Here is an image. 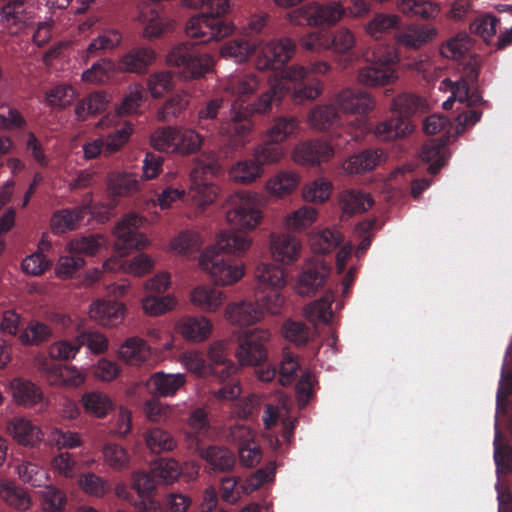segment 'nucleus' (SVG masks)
<instances>
[{
    "instance_id": "c756f323",
    "label": "nucleus",
    "mask_w": 512,
    "mask_h": 512,
    "mask_svg": "<svg viewBox=\"0 0 512 512\" xmlns=\"http://www.w3.org/2000/svg\"><path fill=\"white\" fill-rule=\"evenodd\" d=\"M155 52L148 47H137L126 53L119 62L122 71L143 73L153 63Z\"/></svg>"
},
{
    "instance_id": "4d7b16f0",
    "label": "nucleus",
    "mask_w": 512,
    "mask_h": 512,
    "mask_svg": "<svg viewBox=\"0 0 512 512\" xmlns=\"http://www.w3.org/2000/svg\"><path fill=\"white\" fill-rule=\"evenodd\" d=\"M152 473L158 483L170 484L180 476V467L174 459H160L153 463Z\"/></svg>"
},
{
    "instance_id": "8fccbe9b",
    "label": "nucleus",
    "mask_w": 512,
    "mask_h": 512,
    "mask_svg": "<svg viewBox=\"0 0 512 512\" xmlns=\"http://www.w3.org/2000/svg\"><path fill=\"white\" fill-rule=\"evenodd\" d=\"M105 244V239L100 234H90L72 239L69 244V253L82 256H92Z\"/></svg>"
},
{
    "instance_id": "4468645a",
    "label": "nucleus",
    "mask_w": 512,
    "mask_h": 512,
    "mask_svg": "<svg viewBox=\"0 0 512 512\" xmlns=\"http://www.w3.org/2000/svg\"><path fill=\"white\" fill-rule=\"evenodd\" d=\"M330 271V267L318 258L306 261L298 276L297 293L301 296L316 294L324 287Z\"/></svg>"
},
{
    "instance_id": "f3484780",
    "label": "nucleus",
    "mask_w": 512,
    "mask_h": 512,
    "mask_svg": "<svg viewBox=\"0 0 512 512\" xmlns=\"http://www.w3.org/2000/svg\"><path fill=\"white\" fill-rule=\"evenodd\" d=\"M338 110L346 114H365L373 109L374 100L369 93L358 89H344L334 98Z\"/></svg>"
},
{
    "instance_id": "7c9ffc66",
    "label": "nucleus",
    "mask_w": 512,
    "mask_h": 512,
    "mask_svg": "<svg viewBox=\"0 0 512 512\" xmlns=\"http://www.w3.org/2000/svg\"><path fill=\"white\" fill-rule=\"evenodd\" d=\"M176 327H177L178 332L185 339L190 340V341H203L210 334L212 324L206 317H203V316H200V317L185 316V317H182L177 322Z\"/></svg>"
},
{
    "instance_id": "774afa93",
    "label": "nucleus",
    "mask_w": 512,
    "mask_h": 512,
    "mask_svg": "<svg viewBox=\"0 0 512 512\" xmlns=\"http://www.w3.org/2000/svg\"><path fill=\"white\" fill-rule=\"evenodd\" d=\"M188 98L185 95H174L168 99L164 105L158 111V120L163 122H169L173 118L181 114V112L187 107Z\"/></svg>"
},
{
    "instance_id": "5fc2aeb1",
    "label": "nucleus",
    "mask_w": 512,
    "mask_h": 512,
    "mask_svg": "<svg viewBox=\"0 0 512 512\" xmlns=\"http://www.w3.org/2000/svg\"><path fill=\"white\" fill-rule=\"evenodd\" d=\"M177 127L167 126L157 129L151 135V145L161 152L177 153Z\"/></svg>"
},
{
    "instance_id": "2f4dec72",
    "label": "nucleus",
    "mask_w": 512,
    "mask_h": 512,
    "mask_svg": "<svg viewBox=\"0 0 512 512\" xmlns=\"http://www.w3.org/2000/svg\"><path fill=\"white\" fill-rule=\"evenodd\" d=\"M383 153L377 149H365L350 156L344 163L349 174H362L373 170L380 162Z\"/></svg>"
},
{
    "instance_id": "0e129e2a",
    "label": "nucleus",
    "mask_w": 512,
    "mask_h": 512,
    "mask_svg": "<svg viewBox=\"0 0 512 512\" xmlns=\"http://www.w3.org/2000/svg\"><path fill=\"white\" fill-rule=\"evenodd\" d=\"M115 69L114 62L109 58H101L91 68L85 70L82 79L90 83H103L107 81L111 72Z\"/></svg>"
},
{
    "instance_id": "5701e85b",
    "label": "nucleus",
    "mask_w": 512,
    "mask_h": 512,
    "mask_svg": "<svg viewBox=\"0 0 512 512\" xmlns=\"http://www.w3.org/2000/svg\"><path fill=\"white\" fill-rule=\"evenodd\" d=\"M449 137L441 136L427 140L422 146L420 156L424 162L430 163L428 172L432 175L437 174L446 164L449 157L447 150V141Z\"/></svg>"
},
{
    "instance_id": "473e14b6",
    "label": "nucleus",
    "mask_w": 512,
    "mask_h": 512,
    "mask_svg": "<svg viewBox=\"0 0 512 512\" xmlns=\"http://www.w3.org/2000/svg\"><path fill=\"white\" fill-rule=\"evenodd\" d=\"M480 74V62L478 57H470L467 62H463V68L459 80L452 82L454 97H467V89L477 86Z\"/></svg>"
},
{
    "instance_id": "1a4fd4ad",
    "label": "nucleus",
    "mask_w": 512,
    "mask_h": 512,
    "mask_svg": "<svg viewBox=\"0 0 512 512\" xmlns=\"http://www.w3.org/2000/svg\"><path fill=\"white\" fill-rule=\"evenodd\" d=\"M299 121L293 116H279L266 131L263 142L258 146L257 157L263 161H279L284 156L283 142L295 135Z\"/></svg>"
},
{
    "instance_id": "412c9836",
    "label": "nucleus",
    "mask_w": 512,
    "mask_h": 512,
    "mask_svg": "<svg viewBox=\"0 0 512 512\" xmlns=\"http://www.w3.org/2000/svg\"><path fill=\"white\" fill-rule=\"evenodd\" d=\"M270 250L273 259L282 264H292L300 256L302 250L301 242L289 234L271 236Z\"/></svg>"
},
{
    "instance_id": "79ce46f5",
    "label": "nucleus",
    "mask_w": 512,
    "mask_h": 512,
    "mask_svg": "<svg viewBox=\"0 0 512 512\" xmlns=\"http://www.w3.org/2000/svg\"><path fill=\"white\" fill-rule=\"evenodd\" d=\"M122 40L121 33L116 29L103 31L97 38L93 39L83 54L85 61L93 58L101 51L111 50L117 47Z\"/></svg>"
},
{
    "instance_id": "13d9d810",
    "label": "nucleus",
    "mask_w": 512,
    "mask_h": 512,
    "mask_svg": "<svg viewBox=\"0 0 512 512\" xmlns=\"http://www.w3.org/2000/svg\"><path fill=\"white\" fill-rule=\"evenodd\" d=\"M176 305V300L170 295L158 296L157 294H149L142 300V307L146 314L150 316H158Z\"/></svg>"
},
{
    "instance_id": "a19ab883",
    "label": "nucleus",
    "mask_w": 512,
    "mask_h": 512,
    "mask_svg": "<svg viewBox=\"0 0 512 512\" xmlns=\"http://www.w3.org/2000/svg\"><path fill=\"white\" fill-rule=\"evenodd\" d=\"M108 102L109 100L105 92L97 91L90 93L77 103L75 107L77 119L84 121L89 115H94L104 111Z\"/></svg>"
},
{
    "instance_id": "864d4df0",
    "label": "nucleus",
    "mask_w": 512,
    "mask_h": 512,
    "mask_svg": "<svg viewBox=\"0 0 512 512\" xmlns=\"http://www.w3.org/2000/svg\"><path fill=\"white\" fill-rule=\"evenodd\" d=\"M177 153L190 155L197 153L203 143V137L193 129L177 127Z\"/></svg>"
},
{
    "instance_id": "4c0bfd02",
    "label": "nucleus",
    "mask_w": 512,
    "mask_h": 512,
    "mask_svg": "<svg viewBox=\"0 0 512 512\" xmlns=\"http://www.w3.org/2000/svg\"><path fill=\"white\" fill-rule=\"evenodd\" d=\"M140 188V181L135 174L111 173L108 176V190L112 196H130Z\"/></svg>"
},
{
    "instance_id": "f03ea898",
    "label": "nucleus",
    "mask_w": 512,
    "mask_h": 512,
    "mask_svg": "<svg viewBox=\"0 0 512 512\" xmlns=\"http://www.w3.org/2000/svg\"><path fill=\"white\" fill-rule=\"evenodd\" d=\"M226 219L231 231H223L215 246L204 250L199 264L217 285H231L244 275V264L239 259L251 245L246 232L255 229L262 219L260 202L256 195L235 193L228 198Z\"/></svg>"
},
{
    "instance_id": "e433bc0d",
    "label": "nucleus",
    "mask_w": 512,
    "mask_h": 512,
    "mask_svg": "<svg viewBox=\"0 0 512 512\" xmlns=\"http://www.w3.org/2000/svg\"><path fill=\"white\" fill-rule=\"evenodd\" d=\"M400 18L394 14L377 13L365 25L366 33L374 38L381 39L393 32H397Z\"/></svg>"
},
{
    "instance_id": "338daca9",
    "label": "nucleus",
    "mask_w": 512,
    "mask_h": 512,
    "mask_svg": "<svg viewBox=\"0 0 512 512\" xmlns=\"http://www.w3.org/2000/svg\"><path fill=\"white\" fill-rule=\"evenodd\" d=\"M42 506L45 511L59 512L62 511L66 505V495L59 488L49 485L41 492Z\"/></svg>"
},
{
    "instance_id": "a211bd4d",
    "label": "nucleus",
    "mask_w": 512,
    "mask_h": 512,
    "mask_svg": "<svg viewBox=\"0 0 512 512\" xmlns=\"http://www.w3.org/2000/svg\"><path fill=\"white\" fill-rule=\"evenodd\" d=\"M299 368L298 359L291 352L284 350L278 370L275 367H261L257 373L259 379L264 382L272 381L278 375V382L282 386H287L295 381Z\"/></svg>"
},
{
    "instance_id": "2eb2a0df",
    "label": "nucleus",
    "mask_w": 512,
    "mask_h": 512,
    "mask_svg": "<svg viewBox=\"0 0 512 512\" xmlns=\"http://www.w3.org/2000/svg\"><path fill=\"white\" fill-rule=\"evenodd\" d=\"M341 143L331 144L320 140H310L298 145L294 150V160L302 164H320L328 161Z\"/></svg>"
},
{
    "instance_id": "f704fd0d",
    "label": "nucleus",
    "mask_w": 512,
    "mask_h": 512,
    "mask_svg": "<svg viewBox=\"0 0 512 512\" xmlns=\"http://www.w3.org/2000/svg\"><path fill=\"white\" fill-rule=\"evenodd\" d=\"M119 357L130 365H140L150 356L147 343L139 337H130L119 348Z\"/></svg>"
},
{
    "instance_id": "dca6fc26",
    "label": "nucleus",
    "mask_w": 512,
    "mask_h": 512,
    "mask_svg": "<svg viewBox=\"0 0 512 512\" xmlns=\"http://www.w3.org/2000/svg\"><path fill=\"white\" fill-rule=\"evenodd\" d=\"M436 35L435 29L427 25H410L403 29H398L395 33V45L393 49L398 54L403 50H416L432 40ZM392 48V46H390Z\"/></svg>"
},
{
    "instance_id": "e2e57ef3",
    "label": "nucleus",
    "mask_w": 512,
    "mask_h": 512,
    "mask_svg": "<svg viewBox=\"0 0 512 512\" xmlns=\"http://www.w3.org/2000/svg\"><path fill=\"white\" fill-rule=\"evenodd\" d=\"M498 23L497 17L490 14L482 15L470 24V31L488 43L496 34Z\"/></svg>"
},
{
    "instance_id": "bb28decb",
    "label": "nucleus",
    "mask_w": 512,
    "mask_h": 512,
    "mask_svg": "<svg viewBox=\"0 0 512 512\" xmlns=\"http://www.w3.org/2000/svg\"><path fill=\"white\" fill-rule=\"evenodd\" d=\"M263 317V311L252 302L229 304L226 308V318L233 325L249 326Z\"/></svg>"
},
{
    "instance_id": "680f3d73",
    "label": "nucleus",
    "mask_w": 512,
    "mask_h": 512,
    "mask_svg": "<svg viewBox=\"0 0 512 512\" xmlns=\"http://www.w3.org/2000/svg\"><path fill=\"white\" fill-rule=\"evenodd\" d=\"M1 497L11 507L17 510H27L31 505L29 495L21 488L13 484H4L1 488Z\"/></svg>"
},
{
    "instance_id": "052dcab7",
    "label": "nucleus",
    "mask_w": 512,
    "mask_h": 512,
    "mask_svg": "<svg viewBox=\"0 0 512 512\" xmlns=\"http://www.w3.org/2000/svg\"><path fill=\"white\" fill-rule=\"evenodd\" d=\"M471 47V38L466 33H460L451 38L441 47V54L447 58L460 59L465 61V54Z\"/></svg>"
},
{
    "instance_id": "bf43d9fd",
    "label": "nucleus",
    "mask_w": 512,
    "mask_h": 512,
    "mask_svg": "<svg viewBox=\"0 0 512 512\" xmlns=\"http://www.w3.org/2000/svg\"><path fill=\"white\" fill-rule=\"evenodd\" d=\"M105 463L115 470H122L128 467L130 455L122 446L115 443H107L103 447Z\"/></svg>"
},
{
    "instance_id": "37998d69",
    "label": "nucleus",
    "mask_w": 512,
    "mask_h": 512,
    "mask_svg": "<svg viewBox=\"0 0 512 512\" xmlns=\"http://www.w3.org/2000/svg\"><path fill=\"white\" fill-rule=\"evenodd\" d=\"M342 241L343 236L337 229L326 228L311 236L310 245L314 252L325 254L336 249Z\"/></svg>"
},
{
    "instance_id": "c85d7f7f",
    "label": "nucleus",
    "mask_w": 512,
    "mask_h": 512,
    "mask_svg": "<svg viewBox=\"0 0 512 512\" xmlns=\"http://www.w3.org/2000/svg\"><path fill=\"white\" fill-rule=\"evenodd\" d=\"M308 123L312 128L323 131L340 126L342 119L333 101V103L329 105H318L314 107L308 116Z\"/></svg>"
},
{
    "instance_id": "a18cd8bd",
    "label": "nucleus",
    "mask_w": 512,
    "mask_h": 512,
    "mask_svg": "<svg viewBox=\"0 0 512 512\" xmlns=\"http://www.w3.org/2000/svg\"><path fill=\"white\" fill-rule=\"evenodd\" d=\"M398 9L409 17L422 19L434 18L439 12V7L431 0H401Z\"/></svg>"
},
{
    "instance_id": "09e8293b",
    "label": "nucleus",
    "mask_w": 512,
    "mask_h": 512,
    "mask_svg": "<svg viewBox=\"0 0 512 512\" xmlns=\"http://www.w3.org/2000/svg\"><path fill=\"white\" fill-rule=\"evenodd\" d=\"M257 43L247 39H235L226 42L220 50L223 57H229L236 62H244L251 54L256 51Z\"/></svg>"
},
{
    "instance_id": "de8ad7c7",
    "label": "nucleus",
    "mask_w": 512,
    "mask_h": 512,
    "mask_svg": "<svg viewBox=\"0 0 512 512\" xmlns=\"http://www.w3.org/2000/svg\"><path fill=\"white\" fill-rule=\"evenodd\" d=\"M147 448L155 454L172 451L176 447V440L167 431L161 428H152L145 433Z\"/></svg>"
},
{
    "instance_id": "603ef678",
    "label": "nucleus",
    "mask_w": 512,
    "mask_h": 512,
    "mask_svg": "<svg viewBox=\"0 0 512 512\" xmlns=\"http://www.w3.org/2000/svg\"><path fill=\"white\" fill-rule=\"evenodd\" d=\"M51 338V328L47 324L39 321H31L19 336L23 344L35 346L48 342Z\"/></svg>"
},
{
    "instance_id": "f257e3e1",
    "label": "nucleus",
    "mask_w": 512,
    "mask_h": 512,
    "mask_svg": "<svg viewBox=\"0 0 512 512\" xmlns=\"http://www.w3.org/2000/svg\"><path fill=\"white\" fill-rule=\"evenodd\" d=\"M296 44L288 37L267 43L257 55L255 67L258 71H274L275 80L268 91L253 104L237 106L232 105L230 118L221 122L219 130L228 137L229 145L233 150L244 146L252 131L250 116L254 113H265L271 109L273 102H279L285 95H289L296 104L306 100L316 99L322 90V83L316 77L326 74L330 65L325 61H316L309 66L292 65L284 70L282 68L293 57Z\"/></svg>"
},
{
    "instance_id": "b1692460",
    "label": "nucleus",
    "mask_w": 512,
    "mask_h": 512,
    "mask_svg": "<svg viewBox=\"0 0 512 512\" xmlns=\"http://www.w3.org/2000/svg\"><path fill=\"white\" fill-rule=\"evenodd\" d=\"M258 147L256 148L253 158L245 159L235 163L230 171V178L236 182L248 184L256 181L263 174V165L272 164L277 161H263L257 157Z\"/></svg>"
},
{
    "instance_id": "6e6552de",
    "label": "nucleus",
    "mask_w": 512,
    "mask_h": 512,
    "mask_svg": "<svg viewBox=\"0 0 512 512\" xmlns=\"http://www.w3.org/2000/svg\"><path fill=\"white\" fill-rule=\"evenodd\" d=\"M257 280V306L272 314L279 313L284 304L281 289L286 284V275L282 268L268 263L260 264L255 271Z\"/></svg>"
},
{
    "instance_id": "423d86ee",
    "label": "nucleus",
    "mask_w": 512,
    "mask_h": 512,
    "mask_svg": "<svg viewBox=\"0 0 512 512\" xmlns=\"http://www.w3.org/2000/svg\"><path fill=\"white\" fill-rule=\"evenodd\" d=\"M222 165L214 152L203 153L190 172L187 200L200 209L212 204L218 195V187L212 178L220 174Z\"/></svg>"
},
{
    "instance_id": "69168bd1",
    "label": "nucleus",
    "mask_w": 512,
    "mask_h": 512,
    "mask_svg": "<svg viewBox=\"0 0 512 512\" xmlns=\"http://www.w3.org/2000/svg\"><path fill=\"white\" fill-rule=\"evenodd\" d=\"M78 336L72 341L60 340L50 345L48 353L52 359L68 361L73 359L80 350Z\"/></svg>"
},
{
    "instance_id": "cd10ccee",
    "label": "nucleus",
    "mask_w": 512,
    "mask_h": 512,
    "mask_svg": "<svg viewBox=\"0 0 512 512\" xmlns=\"http://www.w3.org/2000/svg\"><path fill=\"white\" fill-rule=\"evenodd\" d=\"M11 391L15 402L24 407H33L44 400L41 388L29 380L21 378L12 380Z\"/></svg>"
},
{
    "instance_id": "aec40b11",
    "label": "nucleus",
    "mask_w": 512,
    "mask_h": 512,
    "mask_svg": "<svg viewBox=\"0 0 512 512\" xmlns=\"http://www.w3.org/2000/svg\"><path fill=\"white\" fill-rule=\"evenodd\" d=\"M329 42V49L337 54L336 60L340 68L345 69L355 61L357 56L353 51L355 36L352 31L341 28L333 34H329Z\"/></svg>"
},
{
    "instance_id": "39448f33",
    "label": "nucleus",
    "mask_w": 512,
    "mask_h": 512,
    "mask_svg": "<svg viewBox=\"0 0 512 512\" xmlns=\"http://www.w3.org/2000/svg\"><path fill=\"white\" fill-rule=\"evenodd\" d=\"M370 11V4L365 0L330 1L324 4L313 3L302 6L289 13V19L296 25H334L345 15L362 17Z\"/></svg>"
},
{
    "instance_id": "6e6d98bb",
    "label": "nucleus",
    "mask_w": 512,
    "mask_h": 512,
    "mask_svg": "<svg viewBox=\"0 0 512 512\" xmlns=\"http://www.w3.org/2000/svg\"><path fill=\"white\" fill-rule=\"evenodd\" d=\"M282 333L287 341L296 346H302L308 342L311 330L301 321L288 319L282 325Z\"/></svg>"
},
{
    "instance_id": "f8f14e48",
    "label": "nucleus",
    "mask_w": 512,
    "mask_h": 512,
    "mask_svg": "<svg viewBox=\"0 0 512 512\" xmlns=\"http://www.w3.org/2000/svg\"><path fill=\"white\" fill-rule=\"evenodd\" d=\"M143 218L135 213L125 215L115 226V249L125 255L132 249H142L147 245V238L139 232Z\"/></svg>"
},
{
    "instance_id": "0eeeda50",
    "label": "nucleus",
    "mask_w": 512,
    "mask_h": 512,
    "mask_svg": "<svg viewBox=\"0 0 512 512\" xmlns=\"http://www.w3.org/2000/svg\"><path fill=\"white\" fill-rule=\"evenodd\" d=\"M422 99L408 93L396 96L392 100V117L380 122L375 134L381 140H394L407 136L413 131L410 117L422 108Z\"/></svg>"
},
{
    "instance_id": "49530a36",
    "label": "nucleus",
    "mask_w": 512,
    "mask_h": 512,
    "mask_svg": "<svg viewBox=\"0 0 512 512\" xmlns=\"http://www.w3.org/2000/svg\"><path fill=\"white\" fill-rule=\"evenodd\" d=\"M333 295L326 293L320 299L315 300L305 307L306 318L312 323H328L332 316Z\"/></svg>"
},
{
    "instance_id": "3c124183",
    "label": "nucleus",
    "mask_w": 512,
    "mask_h": 512,
    "mask_svg": "<svg viewBox=\"0 0 512 512\" xmlns=\"http://www.w3.org/2000/svg\"><path fill=\"white\" fill-rule=\"evenodd\" d=\"M299 184V177L293 172H280L267 184V190L275 196L284 197L294 191Z\"/></svg>"
},
{
    "instance_id": "a878e982",
    "label": "nucleus",
    "mask_w": 512,
    "mask_h": 512,
    "mask_svg": "<svg viewBox=\"0 0 512 512\" xmlns=\"http://www.w3.org/2000/svg\"><path fill=\"white\" fill-rule=\"evenodd\" d=\"M185 384L183 374H166L163 371L155 372L147 381L148 390L162 397L174 395Z\"/></svg>"
},
{
    "instance_id": "7ed1b4c3",
    "label": "nucleus",
    "mask_w": 512,
    "mask_h": 512,
    "mask_svg": "<svg viewBox=\"0 0 512 512\" xmlns=\"http://www.w3.org/2000/svg\"><path fill=\"white\" fill-rule=\"evenodd\" d=\"M187 6L202 10L186 23L185 33L192 42H183L167 55V62L184 80L204 77L214 60L203 44L220 41L233 32V25L222 18L230 10V0H184Z\"/></svg>"
},
{
    "instance_id": "c03bdc74",
    "label": "nucleus",
    "mask_w": 512,
    "mask_h": 512,
    "mask_svg": "<svg viewBox=\"0 0 512 512\" xmlns=\"http://www.w3.org/2000/svg\"><path fill=\"white\" fill-rule=\"evenodd\" d=\"M260 81L259 77L253 73L237 75L228 80L225 89L237 96L239 100L244 101V97L255 92Z\"/></svg>"
},
{
    "instance_id": "20e7f679",
    "label": "nucleus",
    "mask_w": 512,
    "mask_h": 512,
    "mask_svg": "<svg viewBox=\"0 0 512 512\" xmlns=\"http://www.w3.org/2000/svg\"><path fill=\"white\" fill-rule=\"evenodd\" d=\"M189 431L186 432L187 447L206 460L214 472H229L236 463L235 454L221 446L204 447L202 438L210 432L207 413L202 408L195 409L188 419Z\"/></svg>"
},
{
    "instance_id": "393cba45",
    "label": "nucleus",
    "mask_w": 512,
    "mask_h": 512,
    "mask_svg": "<svg viewBox=\"0 0 512 512\" xmlns=\"http://www.w3.org/2000/svg\"><path fill=\"white\" fill-rule=\"evenodd\" d=\"M208 365L211 367L212 376L224 381L234 375L237 366L227 359L226 345L224 342L213 343L208 350Z\"/></svg>"
},
{
    "instance_id": "6ab92c4d",
    "label": "nucleus",
    "mask_w": 512,
    "mask_h": 512,
    "mask_svg": "<svg viewBox=\"0 0 512 512\" xmlns=\"http://www.w3.org/2000/svg\"><path fill=\"white\" fill-rule=\"evenodd\" d=\"M90 201L91 197L87 195L85 204L72 209H62L54 212L50 221L52 232L54 234H62L75 229L84 220L85 216L90 213Z\"/></svg>"
},
{
    "instance_id": "72a5a7b5",
    "label": "nucleus",
    "mask_w": 512,
    "mask_h": 512,
    "mask_svg": "<svg viewBox=\"0 0 512 512\" xmlns=\"http://www.w3.org/2000/svg\"><path fill=\"white\" fill-rule=\"evenodd\" d=\"M191 302L205 312L217 310L224 302V294L219 288L199 286L191 292Z\"/></svg>"
},
{
    "instance_id": "ea45409f",
    "label": "nucleus",
    "mask_w": 512,
    "mask_h": 512,
    "mask_svg": "<svg viewBox=\"0 0 512 512\" xmlns=\"http://www.w3.org/2000/svg\"><path fill=\"white\" fill-rule=\"evenodd\" d=\"M8 429L13 438L21 445L33 446L40 440V429L24 418H14Z\"/></svg>"
},
{
    "instance_id": "9d476101",
    "label": "nucleus",
    "mask_w": 512,
    "mask_h": 512,
    "mask_svg": "<svg viewBox=\"0 0 512 512\" xmlns=\"http://www.w3.org/2000/svg\"><path fill=\"white\" fill-rule=\"evenodd\" d=\"M396 62L398 54L393 48H379L373 51L371 62L359 69L358 81L370 87L387 85L395 77L393 64Z\"/></svg>"
},
{
    "instance_id": "c9c22d12",
    "label": "nucleus",
    "mask_w": 512,
    "mask_h": 512,
    "mask_svg": "<svg viewBox=\"0 0 512 512\" xmlns=\"http://www.w3.org/2000/svg\"><path fill=\"white\" fill-rule=\"evenodd\" d=\"M80 402L86 413L97 418L106 417L114 409V403L109 396L99 391L84 393Z\"/></svg>"
},
{
    "instance_id": "ddd939ff",
    "label": "nucleus",
    "mask_w": 512,
    "mask_h": 512,
    "mask_svg": "<svg viewBox=\"0 0 512 512\" xmlns=\"http://www.w3.org/2000/svg\"><path fill=\"white\" fill-rule=\"evenodd\" d=\"M32 0H8L1 8L0 21L10 35H18L34 17Z\"/></svg>"
},
{
    "instance_id": "9b49d317",
    "label": "nucleus",
    "mask_w": 512,
    "mask_h": 512,
    "mask_svg": "<svg viewBox=\"0 0 512 512\" xmlns=\"http://www.w3.org/2000/svg\"><path fill=\"white\" fill-rule=\"evenodd\" d=\"M270 332L267 329L256 328L243 333L239 337L236 357L241 365L260 366L267 359V342Z\"/></svg>"
},
{
    "instance_id": "4be33fe9",
    "label": "nucleus",
    "mask_w": 512,
    "mask_h": 512,
    "mask_svg": "<svg viewBox=\"0 0 512 512\" xmlns=\"http://www.w3.org/2000/svg\"><path fill=\"white\" fill-rule=\"evenodd\" d=\"M125 315V306L112 300H98L91 305L90 317L100 325L114 327L120 324Z\"/></svg>"
},
{
    "instance_id": "58836bf2",
    "label": "nucleus",
    "mask_w": 512,
    "mask_h": 512,
    "mask_svg": "<svg viewBox=\"0 0 512 512\" xmlns=\"http://www.w3.org/2000/svg\"><path fill=\"white\" fill-rule=\"evenodd\" d=\"M340 203L344 213L353 215L367 211L372 207L374 201L370 194L357 189H350L342 192Z\"/></svg>"
}]
</instances>
